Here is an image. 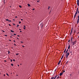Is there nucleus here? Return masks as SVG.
<instances>
[{
  "instance_id": "1",
  "label": "nucleus",
  "mask_w": 79,
  "mask_h": 79,
  "mask_svg": "<svg viewBox=\"0 0 79 79\" xmlns=\"http://www.w3.org/2000/svg\"><path fill=\"white\" fill-rule=\"evenodd\" d=\"M78 8H77V11H76V13H75V14L74 16V19L77 16V14L78 13Z\"/></svg>"
},
{
  "instance_id": "2",
  "label": "nucleus",
  "mask_w": 79,
  "mask_h": 79,
  "mask_svg": "<svg viewBox=\"0 0 79 79\" xmlns=\"http://www.w3.org/2000/svg\"><path fill=\"white\" fill-rule=\"evenodd\" d=\"M69 52H68L66 54V58H68V56L69 55Z\"/></svg>"
},
{
  "instance_id": "3",
  "label": "nucleus",
  "mask_w": 79,
  "mask_h": 79,
  "mask_svg": "<svg viewBox=\"0 0 79 79\" xmlns=\"http://www.w3.org/2000/svg\"><path fill=\"white\" fill-rule=\"evenodd\" d=\"M78 19L77 20V24H78L79 23V16H78Z\"/></svg>"
},
{
  "instance_id": "4",
  "label": "nucleus",
  "mask_w": 79,
  "mask_h": 79,
  "mask_svg": "<svg viewBox=\"0 0 79 79\" xmlns=\"http://www.w3.org/2000/svg\"><path fill=\"white\" fill-rule=\"evenodd\" d=\"M76 43H77V41L76 40L75 41H74V42H73V46L75 44H76Z\"/></svg>"
},
{
  "instance_id": "5",
  "label": "nucleus",
  "mask_w": 79,
  "mask_h": 79,
  "mask_svg": "<svg viewBox=\"0 0 79 79\" xmlns=\"http://www.w3.org/2000/svg\"><path fill=\"white\" fill-rule=\"evenodd\" d=\"M73 40V38L72 37H71V40H70V41L71 42H72V43H73V42H72V40Z\"/></svg>"
},
{
  "instance_id": "6",
  "label": "nucleus",
  "mask_w": 79,
  "mask_h": 79,
  "mask_svg": "<svg viewBox=\"0 0 79 79\" xmlns=\"http://www.w3.org/2000/svg\"><path fill=\"white\" fill-rule=\"evenodd\" d=\"M61 60H60L59 61V62L58 63V65H59L61 62Z\"/></svg>"
},
{
  "instance_id": "7",
  "label": "nucleus",
  "mask_w": 79,
  "mask_h": 79,
  "mask_svg": "<svg viewBox=\"0 0 79 79\" xmlns=\"http://www.w3.org/2000/svg\"><path fill=\"white\" fill-rule=\"evenodd\" d=\"M57 76V75H56V76L55 77H54V79H56V77Z\"/></svg>"
},
{
  "instance_id": "8",
  "label": "nucleus",
  "mask_w": 79,
  "mask_h": 79,
  "mask_svg": "<svg viewBox=\"0 0 79 79\" xmlns=\"http://www.w3.org/2000/svg\"><path fill=\"white\" fill-rule=\"evenodd\" d=\"M68 50H68V49H67V51H66V52L65 53H67V52H68Z\"/></svg>"
},
{
  "instance_id": "9",
  "label": "nucleus",
  "mask_w": 79,
  "mask_h": 79,
  "mask_svg": "<svg viewBox=\"0 0 79 79\" xmlns=\"http://www.w3.org/2000/svg\"><path fill=\"white\" fill-rule=\"evenodd\" d=\"M63 74V73H60V76H62Z\"/></svg>"
},
{
  "instance_id": "10",
  "label": "nucleus",
  "mask_w": 79,
  "mask_h": 79,
  "mask_svg": "<svg viewBox=\"0 0 79 79\" xmlns=\"http://www.w3.org/2000/svg\"><path fill=\"white\" fill-rule=\"evenodd\" d=\"M70 48V44H69V47H68V49H69Z\"/></svg>"
},
{
  "instance_id": "11",
  "label": "nucleus",
  "mask_w": 79,
  "mask_h": 79,
  "mask_svg": "<svg viewBox=\"0 0 79 79\" xmlns=\"http://www.w3.org/2000/svg\"><path fill=\"white\" fill-rule=\"evenodd\" d=\"M41 25V28H42L43 27V24H41L40 25Z\"/></svg>"
},
{
  "instance_id": "12",
  "label": "nucleus",
  "mask_w": 79,
  "mask_h": 79,
  "mask_svg": "<svg viewBox=\"0 0 79 79\" xmlns=\"http://www.w3.org/2000/svg\"><path fill=\"white\" fill-rule=\"evenodd\" d=\"M27 5L29 7H30L31 6V5H30V4H27Z\"/></svg>"
},
{
  "instance_id": "13",
  "label": "nucleus",
  "mask_w": 79,
  "mask_h": 79,
  "mask_svg": "<svg viewBox=\"0 0 79 79\" xmlns=\"http://www.w3.org/2000/svg\"><path fill=\"white\" fill-rule=\"evenodd\" d=\"M66 48L65 49V50L64 51V53H65L66 52Z\"/></svg>"
},
{
  "instance_id": "14",
  "label": "nucleus",
  "mask_w": 79,
  "mask_h": 79,
  "mask_svg": "<svg viewBox=\"0 0 79 79\" xmlns=\"http://www.w3.org/2000/svg\"><path fill=\"white\" fill-rule=\"evenodd\" d=\"M24 30H25V29H26V28H25V27H25V26H24Z\"/></svg>"
},
{
  "instance_id": "15",
  "label": "nucleus",
  "mask_w": 79,
  "mask_h": 79,
  "mask_svg": "<svg viewBox=\"0 0 79 79\" xmlns=\"http://www.w3.org/2000/svg\"><path fill=\"white\" fill-rule=\"evenodd\" d=\"M10 31H11V32H14V31H13L12 30H11Z\"/></svg>"
},
{
  "instance_id": "16",
  "label": "nucleus",
  "mask_w": 79,
  "mask_h": 79,
  "mask_svg": "<svg viewBox=\"0 0 79 79\" xmlns=\"http://www.w3.org/2000/svg\"><path fill=\"white\" fill-rule=\"evenodd\" d=\"M72 31H73V29H72V30H71V33H70V35L71 34V33H72Z\"/></svg>"
},
{
  "instance_id": "17",
  "label": "nucleus",
  "mask_w": 79,
  "mask_h": 79,
  "mask_svg": "<svg viewBox=\"0 0 79 79\" xmlns=\"http://www.w3.org/2000/svg\"><path fill=\"white\" fill-rule=\"evenodd\" d=\"M77 5L78 6H79V2H77Z\"/></svg>"
},
{
  "instance_id": "18",
  "label": "nucleus",
  "mask_w": 79,
  "mask_h": 79,
  "mask_svg": "<svg viewBox=\"0 0 79 79\" xmlns=\"http://www.w3.org/2000/svg\"><path fill=\"white\" fill-rule=\"evenodd\" d=\"M65 72V70H63L62 72V73H64Z\"/></svg>"
},
{
  "instance_id": "19",
  "label": "nucleus",
  "mask_w": 79,
  "mask_h": 79,
  "mask_svg": "<svg viewBox=\"0 0 79 79\" xmlns=\"http://www.w3.org/2000/svg\"><path fill=\"white\" fill-rule=\"evenodd\" d=\"M19 7L20 8H22V6H20V5H19Z\"/></svg>"
},
{
  "instance_id": "20",
  "label": "nucleus",
  "mask_w": 79,
  "mask_h": 79,
  "mask_svg": "<svg viewBox=\"0 0 79 79\" xmlns=\"http://www.w3.org/2000/svg\"><path fill=\"white\" fill-rule=\"evenodd\" d=\"M6 21H9V20H8V19H6Z\"/></svg>"
},
{
  "instance_id": "21",
  "label": "nucleus",
  "mask_w": 79,
  "mask_h": 79,
  "mask_svg": "<svg viewBox=\"0 0 79 79\" xmlns=\"http://www.w3.org/2000/svg\"><path fill=\"white\" fill-rule=\"evenodd\" d=\"M59 77H59L58 76V77L56 78V79H59Z\"/></svg>"
},
{
  "instance_id": "22",
  "label": "nucleus",
  "mask_w": 79,
  "mask_h": 79,
  "mask_svg": "<svg viewBox=\"0 0 79 79\" xmlns=\"http://www.w3.org/2000/svg\"><path fill=\"white\" fill-rule=\"evenodd\" d=\"M6 74L9 77V75H8V73H6Z\"/></svg>"
},
{
  "instance_id": "23",
  "label": "nucleus",
  "mask_w": 79,
  "mask_h": 79,
  "mask_svg": "<svg viewBox=\"0 0 79 79\" xmlns=\"http://www.w3.org/2000/svg\"><path fill=\"white\" fill-rule=\"evenodd\" d=\"M77 2L79 3V0H77Z\"/></svg>"
},
{
  "instance_id": "24",
  "label": "nucleus",
  "mask_w": 79,
  "mask_h": 79,
  "mask_svg": "<svg viewBox=\"0 0 79 79\" xmlns=\"http://www.w3.org/2000/svg\"><path fill=\"white\" fill-rule=\"evenodd\" d=\"M51 79H54V77H52Z\"/></svg>"
},
{
  "instance_id": "25",
  "label": "nucleus",
  "mask_w": 79,
  "mask_h": 79,
  "mask_svg": "<svg viewBox=\"0 0 79 79\" xmlns=\"http://www.w3.org/2000/svg\"><path fill=\"white\" fill-rule=\"evenodd\" d=\"M2 31H3L4 33H5V31L3 30H2Z\"/></svg>"
},
{
  "instance_id": "26",
  "label": "nucleus",
  "mask_w": 79,
  "mask_h": 79,
  "mask_svg": "<svg viewBox=\"0 0 79 79\" xmlns=\"http://www.w3.org/2000/svg\"><path fill=\"white\" fill-rule=\"evenodd\" d=\"M11 65L12 66H13V64L12 63L11 64Z\"/></svg>"
},
{
  "instance_id": "27",
  "label": "nucleus",
  "mask_w": 79,
  "mask_h": 79,
  "mask_svg": "<svg viewBox=\"0 0 79 79\" xmlns=\"http://www.w3.org/2000/svg\"><path fill=\"white\" fill-rule=\"evenodd\" d=\"M18 26H19V25H18L17 26V27H18Z\"/></svg>"
},
{
  "instance_id": "28",
  "label": "nucleus",
  "mask_w": 79,
  "mask_h": 79,
  "mask_svg": "<svg viewBox=\"0 0 79 79\" xmlns=\"http://www.w3.org/2000/svg\"><path fill=\"white\" fill-rule=\"evenodd\" d=\"M19 55L18 53H16V55Z\"/></svg>"
},
{
  "instance_id": "29",
  "label": "nucleus",
  "mask_w": 79,
  "mask_h": 79,
  "mask_svg": "<svg viewBox=\"0 0 79 79\" xmlns=\"http://www.w3.org/2000/svg\"><path fill=\"white\" fill-rule=\"evenodd\" d=\"M21 23V21H19V24H20Z\"/></svg>"
},
{
  "instance_id": "30",
  "label": "nucleus",
  "mask_w": 79,
  "mask_h": 79,
  "mask_svg": "<svg viewBox=\"0 0 79 79\" xmlns=\"http://www.w3.org/2000/svg\"><path fill=\"white\" fill-rule=\"evenodd\" d=\"M13 61H15V59H13Z\"/></svg>"
},
{
  "instance_id": "31",
  "label": "nucleus",
  "mask_w": 79,
  "mask_h": 79,
  "mask_svg": "<svg viewBox=\"0 0 79 79\" xmlns=\"http://www.w3.org/2000/svg\"><path fill=\"white\" fill-rule=\"evenodd\" d=\"M11 60V62H12V59H11V60Z\"/></svg>"
},
{
  "instance_id": "32",
  "label": "nucleus",
  "mask_w": 79,
  "mask_h": 79,
  "mask_svg": "<svg viewBox=\"0 0 79 79\" xmlns=\"http://www.w3.org/2000/svg\"><path fill=\"white\" fill-rule=\"evenodd\" d=\"M9 26H11V25H10V24H9Z\"/></svg>"
},
{
  "instance_id": "33",
  "label": "nucleus",
  "mask_w": 79,
  "mask_h": 79,
  "mask_svg": "<svg viewBox=\"0 0 79 79\" xmlns=\"http://www.w3.org/2000/svg\"><path fill=\"white\" fill-rule=\"evenodd\" d=\"M5 36H7V35H5Z\"/></svg>"
},
{
  "instance_id": "34",
  "label": "nucleus",
  "mask_w": 79,
  "mask_h": 79,
  "mask_svg": "<svg viewBox=\"0 0 79 79\" xmlns=\"http://www.w3.org/2000/svg\"><path fill=\"white\" fill-rule=\"evenodd\" d=\"M20 43H23V42H22V41H21V42H20Z\"/></svg>"
},
{
  "instance_id": "35",
  "label": "nucleus",
  "mask_w": 79,
  "mask_h": 79,
  "mask_svg": "<svg viewBox=\"0 0 79 79\" xmlns=\"http://www.w3.org/2000/svg\"><path fill=\"white\" fill-rule=\"evenodd\" d=\"M8 21L10 22H11V20H9Z\"/></svg>"
},
{
  "instance_id": "36",
  "label": "nucleus",
  "mask_w": 79,
  "mask_h": 79,
  "mask_svg": "<svg viewBox=\"0 0 79 79\" xmlns=\"http://www.w3.org/2000/svg\"><path fill=\"white\" fill-rule=\"evenodd\" d=\"M13 24L14 25H15V24L14 23Z\"/></svg>"
},
{
  "instance_id": "37",
  "label": "nucleus",
  "mask_w": 79,
  "mask_h": 79,
  "mask_svg": "<svg viewBox=\"0 0 79 79\" xmlns=\"http://www.w3.org/2000/svg\"><path fill=\"white\" fill-rule=\"evenodd\" d=\"M63 58L62 57L61 58V60H62V59H63Z\"/></svg>"
},
{
  "instance_id": "38",
  "label": "nucleus",
  "mask_w": 79,
  "mask_h": 79,
  "mask_svg": "<svg viewBox=\"0 0 79 79\" xmlns=\"http://www.w3.org/2000/svg\"><path fill=\"white\" fill-rule=\"evenodd\" d=\"M21 21H23V19H21Z\"/></svg>"
},
{
  "instance_id": "39",
  "label": "nucleus",
  "mask_w": 79,
  "mask_h": 79,
  "mask_svg": "<svg viewBox=\"0 0 79 79\" xmlns=\"http://www.w3.org/2000/svg\"><path fill=\"white\" fill-rule=\"evenodd\" d=\"M32 10H35V9H32Z\"/></svg>"
},
{
  "instance_id": "40",
  "label": "nucleus",
  "mask_w": 79,
  "mask_h": 79,
  "mask_svg": "<svg viewBox=\"0 0 79 79\" xmlns=\"http://www.w3.org/2000/svg\"><path fill=\"white\" fill-rule=\"evenodd\" d=\"M64 57V55H63V56H62V57Z\"/></svg>"
},
{
  "instance_id": "41",
  "label": "nucleus",
  "mask_w": 79,
  "mask_h": 79,
  "mask_svg": "<svg viewBox=\"0 0 79 79\" xmlns=\"http://www.w3.org/2000/svg\"><path fill=\"white\" fill-rule=\"evenodd\" d=\"M70 40H69L68 42H70Z\"/></svg>"
},
{
  "instance_id": "42",
  "label": "nucleus",
  "mask_w": 79,
  "mask_h": 79,
  "mask_svg": "<svg viewBox=\"0 0 79 79\" xmlns=\"http://www.w3.org/2000/svg\"><path fill=\"white\" fill-rule=\"evenodd\" d=\"M14 35H16V34H14Z\"/></svg>"
},
{
  "instance_id": "43",
  "label": "nucleus",
  "mask_w": 79,
  "mask_h": 79,
  "mask_svg": "<svg viewBox=\"0 0 79 79\" xmlns=\"http://www.w3.org/2000/svg\"><path fill=\"white\" fill-rule=\"evenodd\" d=\"M22 47H24V46L23 45H22Z\"/></svg>"
},
{
  "instance_id": "44",
  "label": "nucleus",
  "mask_w": 79,
  "mask_h": 79,
  "mask_svg": "<svg viewBox=\"0 0 79 79\" xmlns=\"http://www.w3.org/2000/svg\"><path fill=\"white\" fill-rule=\"evenodd\" d=\"M50 7V6H49V7H48V9H49V8Z\"/></svg>"
},
{
  "instance_id": "45",
  "label": "nucleus",
  "mask_w": 79,
  "mask_h": 79,
  "mask_svg": "<svg viewBox=\"0 0 79 79\" xmlns=\"http://www.w3.org/2000/svg\"><path fill=\"white\" fill-rule=\"evenodd\" d=\"M9 40V41H11V40Z\"/></svg>"
},
{
  "instance_id": "46",
  "label": "nucleus",
  "mask_w": 79,
  "mask_h": 79,
  "mask_svg": "<svg viewBox=\"0 0 79 79\" xmlns=\"http://www.w3.org/2000/svg\"><path fill=\"white\" fill-rule=\"evenodd\" d=\"M20 32H22V31H20Z\"/></svg>"
},
{
  "instance_id": "47",
  "label": "nucleus",
  "mask_w": 79,
  "mask_h": 79,
  "mask_svg": "<svg viewBox=\"0 0 79 79\" xmlns=\"http://www.w3.org/2000/svg\"><path fill=\"white\" fill-rule=\"evenodd\" d=\"M70 76H72V74H70Z\"/></svg>"
},
{
  "instance_id": "48",
  "label": "nucleus",
  "mask_w": 79,
  "mask_h": 79,
  "mask_svg": "<svg viewBox=\"0 0 79 79\" xmlns=\"http://www.w3.org/2000/svg\"><path fill=\"white\" fill-rule=\"evenodd\" d=\"M5 76V74H4V76Z\"/></svg>"
},
{
  "instance_id": "49",
  "label": "nucleus",
  "mask_w": 79,
  "mask_h": 79,
  "mask_svg": "<svg viewBox=\"0 0 79 79\" xmlns=\"http://www.w3.org/2000/svg\"><path fill=\"white\" fill-rule=\"evenodd\" d=\"M18 37H19V35H18Z\"/></svg>"
},
{
  "instance_id": "50",
  "label": "nucleus",
  "mask_w": 79,
  "mask_h": 79,
  "mask_svg": "<svg viewBox=\"0 0 79 79\" xmlns=\"http://www.w3.org/2000/svg\"><path fill=\"white\" fill-rule=\"evenodd\" d=\"M78 13L79 14V11L78 12Z\"/></svg>"
},
{
  "instance_id": "51",
  "label": "nucleus",
  "mask_w": 79,
  "mask_h": 79,
  "mask_svg": "<svg viewBox=\"0 0 79 79\" xmlns=\"http://www.w3.org/2000/svg\"><path fill=\"white\" fill-rule=\"evenodd\" d=\"M19 30H21V29H19Z\"/></svg>"
},
{
  "instance_id": "52",
  "label": "nucleus",
  "mask_w": 79,
  "mask_h": 79,
  "mask_svg": "<svg viewBox=\"0 0 79 79\" xmlns=\"http://www.w3.org/2000/svg\"><path fill=\"white\" fill-rule=\"evenodd\" d=\"M4 61H5V62H6V60H5Z\"/></svg>"
},
{
  "instance_id": "53",
  "label": "nucleus",
  "mask_w": 79,
  "mask_h": 79,
  "mask_svg": "<svg viewBox=\"0 0 79 79\" xmlns=\"http://www.w3.org/2000/svg\"><path fill=\"white\" fill-rule=\"evenodd\" d=\"M14 42H15V40H14Z\"/></svg>"
},
{
  "instance_id": "54",
  "label": "nucleus",
  "mask_w": 79,
  "mask_h": 79,
  "mask_svg": "<svg viewBox=\"0 0 79 79\" xmlns=\"http://www.w3.org/2000/svg\"><path fill=\"white\" fill-rule=\"evenodd\" d=\"M14 45H16V44H14Z\"/></svg>"
},
{
  "instance_id": "55",
  "label": "nucleus",
  "mask_w": 79,
  "mask_h": 79,
  "mask_svg": "<svg viewBox=\"0 0 79 79\" xmlns=\"http://www.w3.org/2000/svg\"><path fill=\"white\" fill-rule=\"evenodd\" d=\"M17 39L18 40L19 39L18 38H17Z\"/></svg>"
},
{
  "instance_id": "56",
  "label": "nucleus",
  "mask_w": 79,
  "mask_h": 79,
  "mask_svg": "<svg viewBox=\"0 0 79 79\" xmlns=\"http://www.w3.org/2000/svg\"><path fill=\"white\" fill-rule=\"evenodd\" d=\"M17 16L15 17L16 18H17Z\"/></svg>"
},
{
  "instance_id": "57",
  "label": "nucleus",
  "mask_w": 79,
  "mask_h": 79,
  "mask_svg": "<svg viewBox=\"0 0 79 79\" xmlns=\"http://www.w3.org/2000/svg\"><path fill=\"white\" fill-rule=\"evenodd\" d=\"M18 66H19V64L18 65Z\"/></svg>"
},
{
  "instance_id": "58",
  "label": "nucleus",
  "mask_w": 79,
  "mask_h": 79,
  "mask_svg": "<svg viewBox=\"0 0 79 79\" xmlns=\"http://www.w3.org/2000/svg\"><path fill=\"white\" fill-rule=\"evenodd\" d=\"M69 51H70V49L69 50Z\"/></svg>"
},
{
  "instance_id": "59",
  "label": "nucleus",
  "mask_w": 79,
  "mask_h": 79,
  "mask_svg": "<svg viewBox=\"0 0 79 79\" xmlns=\"http://www.w3.org/2000/svg\"><path fill=\"white\" fill-rule=\"evenodd\" d=\"M37 2H39L38 1H37Z\"/></svg>"
},
{
  "instance_id": "60",
  "label": "nucleus",
  "mask_w": 79,
  "mask_h": 79,
  "mask_svg": "<svg viewBox=\"0 0 79 79\" xmlns=\"http://www.w3.org/2000/svg\"><path fill=\"white\" fill-rule=\"evenodd\" d=\"M13 20L15 21V19H13Z\"/></svg>"
},
{
  "instance_id": "61",
  "label": "nucleus",
  "mask_w": 79,
  "mask_h": 79,
  "mask_svg": "<svg viewBox=\"0 0 79 79\" xmlns=\"http://www.w3.org/2000/svg\"><path fill=\"white\" fill-rule=\"evenodd\" d=\"M70 53H72V51L71 52H70Z\"/></svg>"
},
{
  "instance_id": "62",
  "label": "nucleus",
  "mask_w": 79,
  "mask_h": 79,
  "mask_svg": "<svg viewBox=\"0 0 79 79\" xmlns=\"http://www.w3.org/2000/svg\"><path fill=\"white\" fill-rule=\"evenodd\" d=\"M16 76H18V75H16Z\"/></svg>"
},
{
  "instance_id": "63",
  "label": "nucleus",
  "mask_w": 79,
  "mask_h": 79,
  "mask_svg": "<svg viewBox=\"0 0 79 79\" xmlns=\"http://www.w3.org/2000/svg\"><path fill=\"white\" fill-rule=\"evenodd\" d=\"M74 31H76V30H75Z\"/></svg>"
},
{
  "instance_id": "64",
  "label": "nucleus",
  "mask_w": 79,
  "mask_h": 79,
  "mask_svg": "<svg viewBox=\"0 0 79 79\" xmlns=\"http://www.w3.org/2000/svg\"><path fill=\"white\" fill-rule=\"evenodd\" d=\"M79 32L78 33V34H79Z\"/></svg>"
}]
</instances>
